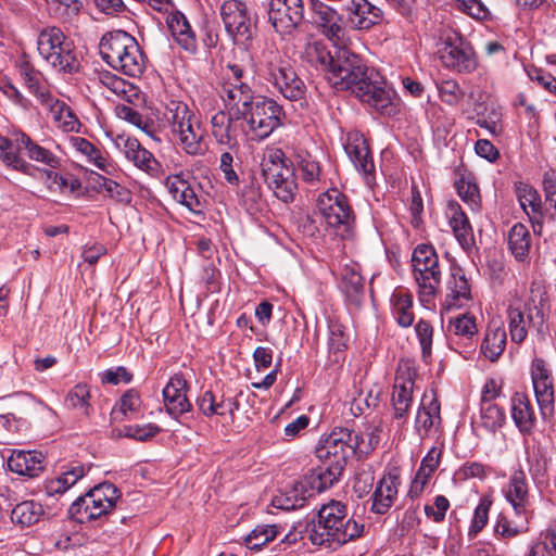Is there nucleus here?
I'll use <instances>...</instances> for the list:
<instances>
[{
  "label": "nucleus",
  "instance_id": "1",
  "mask_svg": "<svg viewBox=\"0 0 556 556\" xmlns=\"http://www.w3.org/2000/svg\"><path fill=\"white\" fill-rule=\"evenodd\" d=\"M328 81L339 90H350L362 103L382 115L399 111L395 91L383 77L346 47L334 50V61L327 74Z\"/></svg>",
  "mask_w": 556,
  "mask_h": 556
},
{
  "label": "nucleus",
  "instance_id": "2",
  "mask_svg": "<svg viewBox=\"0 0 556 556\" xmlns=\"http://www.w3.org/2000/svg\"><path fill=\"white\" fill-rule=\"evenodd\" d=\"M364 523L348 516V507L340 501H330L318 510L308 539L314 545L336 548L363 535Z\"/></svg>",
  "mask_w": 556,
  "mask_h": 556
},
{
  "label": "nucleus",
  "instance_id": "3",
  "mask_svg": "<svg viewBox=\"0 0 556 556\" xmlns=\"http://www.w3.org/2000/svg\"><path fill=\"white\" fill-rule=\"evenodd\" d=\"M260 77L271 84L290 101L303 100L306 93L304 81L296 75L289 60L279 50L265 49L255 63Z\"/></svg>",
  "mask_w": 556,
  "mask_h": 556
},
{
  "label": "nucleus",
  "instance_id": "4",
  "mask_svg": "<svg viewBox=\"0 0 556 556\" xmlns=\"http://www.w3.org/2000/svg\"><path fill=\"white\" fill-rule=\"evenodd\" d=\"M173 141L187 154L197 156L206 152L205 131L195 113L182 101L170 100L165 108Z\"/></svg>",
  "mask_w": 556,
  "mask_h": 556
},
{
  "label": "nucleus",
  "instance_id": "5",
  "mask_svg": "<svg viewBox=\"0 0 556 556\" xmlns=\"http://www.w3.org/2000/svg\"><path fill=\"white\" fill-rule=\"evenodd\" d=\"M545 292L540 286L532 283L527 301L516 300L508 307L509 333L511 341L521 343L526 340L528 330L533 329L544 339L548 331L544 305Z\"/></svg>",
  "mask_w": 556,
  "mask_h": 556
},
{
  "label": "nucleus",
  "instance_id": "6",
  "mask_svg": "<svg viewBox=\"0 0 556 556\" xmlns=\"http://www.w3.org/2000/svg\"><path fill=\"white\" fill-rule=\"evenodd\" d=\"M103 61L129 77L140 76L146 67L143 52L137 40L124 30L105 34L99 45Z\"/></svg>",
  "mask_w": 556,
  "mask_h": 556
},
{
  "label": "nucleus",
  "instance_id": "7",
  "mask_svg": "<svg viewBox=\"0 0 556 556\" xmlns=\"http://www.w3.org/2000/svg\"><path fill=\"white\" fill-rule=\"evenodd\" d=\"M39 55L56 72L73 74L79 71L80 62L72 40L55 26L42 28L37 38Z\"/></svg>",
  "mask_w": 556,
  "mask_h": 556
},
{
  "label": "nucleus",
  "instance_id": "8",
  "mask_svg": "<svg viewBox=\"0 0 556 556\" xmlns=\"http://www.w3.org/2000/svg\"><path fill=\"white\" fill-rule=\"evenodd\" d=\"M282 117V108L274 99L257 96L240 121L242 130L251 140L262 141L281 126Z\"/></svg>",
  "mask_w": 556,
  "mask_h": 556
},
{
  "label": "nucleus",
  "instance_id": "9",
  "mask_svg": "<svg viewBox=\"0 0 556 556\" xmlns=\"http://www.w3.org/2000/svg\"><path fill=\"white\" fill-rule=\"evenodd\" d=\"M121 498L119 490L104 482L79 496L68 508L71 519L86 523L108 515Z\"/></svg>",
  "mask_w": 556,
  "mask_h": 556
},
{
  "label": "nucleus",
  "instance_id": "10",
  "mask_svg": "<svg viewBox=\"0 0 556 556\" xmlns=\"http://www.w3.org/2000/svg\"><path fill=\"white\" fill-rule=\"evenodd\" d=\"M317 211L324 222L342 239L353 236L355 216L344 193L330 188L317 199Z\"/></svg>",
  "mask_w": 556,
  "mask_h": 556
},
{
  "label": "nucleus",
  "instance_id": "11",
  "mask_svg": "<svg viewBox=\"0 0 556 556\" xmlns=\"http://www.w3.org/2000/svg\"><path fill=\"white\" fill-rule=\"evenodd\" d=\"M225 30L237 45H247L256 33L257 18L241 0H226L219 9Z\"/></svg>",
  "mask_w": 556,
  "mask_h": 556
},
{
  "label": "nucleus",
  "instance_id": "12",
  "mask_svg": "<svg viewBox=\"0 0 556 556\" xmlns=\"http://www.w3.org/2000/svg\"><path fill=\"white\" fill-rule=\"evenodd\" d=\"M357 452L365 453L361 447L359 434L348 428L334 429L320 440L316 448V455L320 460L333 463L343 468L348 459Z\"/></svg>",
  "mask_w": 556,
  "mask_h": 556
},
{
  "label": "nucleus",
  "instance_id": "13",
  "mask_svg": "<svg viewBox=\"0 0 556 556\" xmlns=\"http://www.w3.org/2000/svg\"><path fill=\"white\" fill-rule=\"evenodd\" d=\"M442 65L459 74H469L477 70L478 60L470 42L454 34L448 36L438 51Z\"/></svg>",
  "mask_w": 556,
  "mask_h": 556
},
{
  "label": "nucleus",
  "instance_id": "14",
  "mask_svg": "<svg viewBox=\"0 0 556 556\" xmlns=\"http://www.w3.org/2000/svg\"><path fill=\"white\" fill-rule=\"evenodd\" d=\"M446 332L450 348L469 358L476 350L479 332L475 315L467 312L450 318Z\"/></svg>",
  "mask_w": 556,
  "mask_h": 556
},
{
  "label": "nucleus",
  "instance_id": "15",
  "mask_svg": "<svg viewBox=\"0 0 556 556\" xmlns=\"http://www.w3.org/2000/svg\"><path fill=\"white\" fill-rule=\"evenodd\" d=\"M415 376V368L409 361L399 363L391 399L396 419L405 418L413 404Z\"/></svg>",
  "mask_w": 556,
  "mask_h": 556
},
{
  "label": "nucleus",
  "instance_id": "16",
  "mask_svg": "<svg viewBox=\"0 0 556 556\" xmlns=\"http://www.w3.org/2000/svg\"><path fill=\"white\" fill-rule=\"evenodd\" d=\"M303 0H270L268 18L277 33L291 34L304 22Z\"/></svg>",
  "mask_w": 556,
  "mask_h": 556
},
{
  "label": "nucleus",
  "instance_id": "17",
  "mask_svg": "<svg viewBox=\"0 0 556 556\" xmlns=\"http://www.w3.org/2000/svg\"><path fill=\"white\" fill-rule=\"evenodd\" d=\"M531 380L538 405L543 417L554 412L555 388L552 371L543 358L535 357L530 368Z\"/></svg>",
  "mask_w": 556,
  "mask_h": 556
},
{
  "label": "nucleus",
  "instance_id": "18",
  "mask_svg": "<svg viewBox=\"0 0 556 556\" xmlns=\"http://www.w3.org/2000/svg\"><path fill=\"white\" fill-rule=\"evenodd\" d=\"M257 96L242 80H228L222 85L220 98L228 112V122L240 121Z\"/></svg>",
  "mask_w": 556,
  "mask_h": 556
},
{
  "label": "nucleus",
  "instance_id": "19",
  "mask_svg": "<svg viewBox=\"0 0 556 556\" xmlns=\"http://www.w3.org/2000/svg\"><path fill=\"white\" fill-rule=\"evenodd\" d=\"M23 410L21 416L15 413L0 415V425L11 433H17L26 425V417L38 416L43 421H52L56 418V413L43 401L30 395L24 397Z\"/></svg>",
  "mask_w": 556,
  "mask_h": 556
},
{
  "label": "nucleus",
  "instance_id": "20",
  "mask_svg": "<svg viewBox=\"0 0 556 556\" xmlns=\"http://www.w3.org/2000/svg\"><path fill=\"white\" fill-rule=\"evenodd\" d=\"M502 494L513 507L515 515L527 519L531 508V497L527 475L521 468L513 471L502 488Z\"/></svg>",
  "mask_w": 556,
  "mask_h": 556
},
{
  "label": "nucleus",
  "instance_id": "21",
  "mask_svg": "<svg viewBox=\"0 0 556 556\" xmlns=\"http://www.w3.org/2000/svg\"><path fill=\"white\" fill-rule=\"evenodd\" d=\"M344 150L357 172L364 176L367 185L370 186L375 180V164L365 137L358 131L349 132Z\"/></svg>",
  "mask_w": 556,
  "mask_h": 556
},
{
  "label": "nucleus",
  "instance_id": "22",
  "mask_svg": "<svg viewBox=\"0 0 556 556\" xmlns=\"http://www.w3.org/2000/svg\"><path fill=\"white\" fill-rule=\"evenodd\" d=\"M472 301L471 285L458 265L451 266L446 281L445 306L447 309L467 306Z\"/></svg>",
  "mask_w": 556,
  "mask_h": 556
},
{
  "label": "nucleus",
  "instance_id": "23",
  "mask_svg": "<svg viewBox=\"0 0 556 556\" xmlns=\"http://www.w3.org/2000/svg\"><path fill=\"white\" fill-rule=\"evenodd\" d=\"M441 406L433 390L426 391L417 410L415 427L421 438L437 431L441 426Z\"/></svg>",
  "mask_w": 556,
  "mask_h": 556
},
{
  "label": "nucleus",
  "instance_id": "24",
  "mask_svg": "<svg viewBox=\"0 0 556 556\" xmlns=\"http://www.w3.org/2000/svg\"><path fill=\"white\" fill-rule=\"evenodd\" d=\"M400 485L401 480L397 472L389 471L386 473L377 482L372 492L370 510L378 515L388 513L397 498Z\"/></svg>",
  "mask_w": 556,
  "mask_h": 556
},
{
  "label": "nucleus",
  "instance_id": "25",
  "mask_svg": "<svg viewBox=\"0 0 556 556\" xmlns=\"http://www.w3.org/2000/svg\"><path fill=\"white\" fill-rule=\"evenodd\" d=\"M188 383L182 374H175L163 389V401L167 413L175 418L191 409L187 399Z\"/></svg>",
  "mask_w": 556,
  "mask_h": 556
},
{
  "label": "nucleus",
  "instance_id": "26",
  "mask_svg": "<svg viewBox=\"0 0 556 556\" xmlns=\"http://www.w3.org/2000/svg\"><path fill=\"white\" fill-rule=\"evenodd\" d=\"M173 8L174 4L172 3V8L166 12V25L170 36L181 49L189 53H195L198 50L195 34L185 14L172 10Z\"/></svg>",
  "mask_w": 556,
  "mask_h": 556
},
{
  "label": "nucleus",
  "instance_id": "27",
  "mask_svg": "<svg viewBox=\"0 0 556 556\" xmlns=\"http://www.w3.org/2000/svg\"><path fill=\"white\" fill-rule=\"evenodd\" d=\"M114 142L117 149L136 167L147 173L156 170L157 161L150 151L141 146L138 139L122 135L117 136Z\"/></svg>",
  "mask_w": 556,
  "mask_h": 556
},
{
  "label": "nucleus",
  "instance_id": "28",
  "mask_svg": "<svg viewBox=\"0 0 556 556\" xmlns=\"http://www.w3.org/2000/svg\"><path fill=\"white\" fill-rule=\"evenodd\" d=\"M63 469L64 470L58 477L50 479L45 483L47 500H52L55 495L64 494L68 489L84 478L91 467L79 462H73L64 466Z\"/></svg>",
  "mask_w": 556,
  "mask_h": 556
},
{
  "label": "nucleus",
  "instance_id": "29",
  "mask_svg": "<svg viewBox=\"0 0 556 556\" xmlns=\"http://www.w3.org/2000/svg\"><path fill=\"white\" fill-rule=\"evenodd\" d=\"M45 456L38 451L13 450L7 459L8 468L20 476L38 477L45 469Z\"/></svg>",
  "mask_w": 556,
  "mask_h": 556
},
{
  "label": "nucleus",
  "instance_id": "30",
  "mask_svg": "<svg viewBox=\"0 0 556 556\" xmlns=\"http://www.w3.org/2000/svg\"><path fill=\"white\" fill-rule=\"evenodd\" d=\"M414 280L418 288V296L420 302H431L441 285V267L440 264L435 266H416L413 267Z\"/></svg>",
  "mask_w": 556,
  "mask_h": 556
},
{
  "label": "nucleus",
  "instance_id": "31",
  "mask_svg": "<svg viewBox=\"0 0 556 556\" xmlns=\"http://www.w3.org/2000/svg\"><path fill=\"white\" fill-rule=\"evenodd\" d=\"M346 16L355 29H369L382 20V11L367 0H351L346 7Z\"/></svg>",
  "mask_w": 556,
  "mask_h": 556
},
{
  "label": "nucleus",
  "instance_id": "32",
  "mask_svg": "<svg viewBox=\"0 0 556 556\" xmlns=\"http://www.w3.org/2000/svg\"><path fill=\"white\" fill-rule=\"evenodd\" d=\"M197 406L205 417L220 416L232 419L239 403L233 397L225 399L224 395H216L206 390L197 399Z\"/></svg>",
  "mask_w": 556,
  "mask_h": 556
},
{
  "label": "nucleus",
  "instance_id": "33",
  "mask_svg": "<svg viewBox=\"0 0 556 556\" xmlns=\"http://www.w3.org/2000/svg\"><path fill=\"white\" fill-rule=\"evenodd\" d=\"M61 506L58 504H53L49 506L47 504V509L43 508V505L39 502L35 501H24L17 504L11 511V520L14 523H18L23 527L31 526L40 520L41 517L47 516H55Z\"/></svg>",
  "mask_w": 556,
  "mask_h": 556
},
{
  "label": "nucleus",
  "instance_id": "34",
  "mask_svg": "<svg viewBox=\"0 0 556 556\" xmlns=\"http://www.w3.org/2000/svg\"><path fill=\"white\" fill-rule=\"evenodd\" d=\"M68 142L76 153L85 157L89 164L96 166L98 169L106 174H112L115 169L109 155L89 140L83 137H71Z\"/></svg>",
  "mask_w": 556,
  "mask_h": 556
},
{
  "label": "nucleus",
  "instance_id": "35",
  "mask_svg": "<svg viewBox=\"0 0 556 556\" xmlns=\"http://www.w3.org/2000/svg\"><path fill=\"white\" fill-rule=\"evenodd\" d=\"M511 418L522 434H531L536 425L533 405L525 393H515L511 397Z\"/></svg>",
  "mask_w": 556,
  "mask_h": 556
},
{
  "label": "nucleus",
  "instance_id": "36",
  "mask_svg": "<svg viewBox=\"0 0 556 556\" xmlns=\"http://www.w3.org/2000/svg\"><path fill=\"white\" fill-rule=\"evenodd\" d=\"M311 7L315 23L323 28L324 34L330 39H339L343 29L338 12L320 0H312Z\"/></svg>",
  "mask_w": 556,
  "mask_h": 556
},
{
  "label": "nucleus",
  "instance_id": "37",
  "mask_svg": "<svg viewBox=\"0 0 556 556\" xmlns=\"http://www.w3.org/2000/svg\"><path fill=\"white\" fill-rule=\"evenodd\" d=\"M447 216L454 236L462 248L466 250L471 249L475 243L472 228L468 217L456 201H450L447 203Z\"/></svg>",
  "mask_w": 556,
  "mask_h": 556
},
{
  "label": "nucleus",
  "instance_id": "38",
  "mask_svg": "<svg viewBox=\"0 0 556 556\" xmlns=\"http://www.w3.org/2000/svg\"><path fill=\"white\" fill-rule=\"evenodd\" d=\"M42 105L50 110L56 127L64 132H79L81 123L74 111L64 102L51 96Z\"/></svg>",
  "mask_w": 556,
  "mask_h": 556
},
{
  "label": "nucleus",
  "instance_id": "39",
  "mask_svg": "<svg viewBox=\"0 0 556 556\" xmlns=\"http://www.w3.org/2000/svg\"><path fill=\"white\" fill-rule=\"evenodd\" d=\"M13 140L15 141L17 149L24 150L27 156L36 162H40L52 168H55L60 164L59 157L52 153L48 148H45L35 142L28 135L23 131L13 132Z\"/></svg>",
  "mask_w": 556,
  "mask_h": 556
},
{
  "label": "nucleus",
  "instance_id": "40",
  "mask_svg": "<svg viewBox=\"0 0 556 556\" xmlns=\"http://www.w3.org/2000/svg\"><path fill=\"white\" fill-rule=\"evenodd\" d=\"M506 330L498 323H490L486 327L480 351L485 358L495 362L500 358L506 348Z\"/></svg>",
  "mask_w": 556,
  "mask_h": 556
},
{
  "label": "nucleus",
  "instance_id": "41",
  "mask_svg": "<svg viewBox=\"0 0 556 556\" xmlns=\"http://www.w3.org/2000/svg\"><path fill=\"white\" fill-rule=\"evenodd\" d=\"M312 493L306 489L305 482H294L285 491H280L271 500V505L281 510H292L304 506Z\"/></svg>",
  "mask_w": 556,
  "mask_h": 556
},
{
  "label": "nucleus",
  "instance_id": "42",
  "mask_svg": "<svg viewBox=\"0 0 556 556\" xmlns=\"http://www.w3.org/2000/svg\"><path fill=\"white\" fill-rule=\"evenodd\" d=\"M340 288L351 302H359L364 293V278L357 263L351 262L342 267Z\"/></svg>",
  "mask_w": 556,
  "mask_h": 556
},
{
  "label": "nucleus",
  "instance_id": "43",
  "mask_svg": "<svg viewBox=\"0 0 556 556\" xmlns=\"http://www.w3.org/2000/svg\"><path fill=\"white\" fill-rule=\"evenodd\" d=\"M264 181L279 200L285 203L293 200L296 190L293 166L285 169L283 172L271 175Z\"/></svg>",
  "mask_w": 556,
  "mask_h": 556
},
{
  "label": "nucleus",
  "instance_id": "44",
  "mask_svg": "<svg viewBox=\"0 0 556 556\" xmlns=\"http://www.w3.org/2000/svg\"><path fill=\"white\" fill-rule=\"evenodd\" d=\"M18 72L26 88L36 96L41 104L52 96L47 88L42 74L27 61L18 64Z\"/></svg>",
  "mask_w": 556,
  "mask_h": 556
},
{
  "label": "nucleus",
  "instance_id": "45",
  "mask_svg": "<svg viewBox=\"0 0 556 556\" xmlns=\"http://www.w3.org/2000/svg\"><path fill=\"white\" fill-rule=\"evenodd\" d=\"M392 315L397 325L408 328L413 325L415 316L413 313V298L405 290H395L390 299Z\"/></svg>",
  "mask_w": 556,
  "mask_h": 556
},
{
  "label": "nucleus",
  "instance_id": "46",
  "mask_svg": "<svg viewBox=\"0 0 556 556\" xmlns=\"http://www.w3.org/2000/svg\"><path fill=\"white\" fill-rule=\"evenodd\" d=\"M508 248L518 262H526L529 257L531 236L528 228L517 223L508 231Z\"/></svg>",
  "mask_w": 556,
  "mask_h": 556
},
{
  "label": "nucleus",
  "instance_id": "47",
  "mask_svg": "<svg viewBox=\"0 0 556 556\" xmlns=\"http://www.w3.org/2000/svg\"><path fill=\"white\" fill-rule=\"evenodd\" d=\"M484 392L481 400L480 421L481 426L489 432L494 433L505 422V412L497 404L492 402L494 395L488 396Z\"/></svg>",
  "mask_w": 556,
  "mask_h": 556
},
{
  "label": "nucleus",
  "instance_id": "48",
  "mask_svg": "<svg viewBox=\"0 0 556 556\" xmlns=\"http://www.w3.org/2000/svg\"><path fill=\"white\" fill-rule=\"evenodd\" d=\"M303 59L311 65L326 72L327 75L332 67L334 53L332 54L324 42L311 41L305 46Z\"/></svg>",
  "mask_w": 556,
  "mask_h": 556
},
{
  "label": "nucleus",
  "instance_id": "49",
  "mask_svg": "<svg viewBox=\"0 0 556 556\" xmlns=\"http://www.w3.org/2000/svg\"><path fill=\"white\" fill-rule=\"evenodd\" d=\"M239 203L252 215L265 207L261 185L255 178H251L240 190Z\"/></svg>",
  "mask_w": 556,
  "mask_h": 556
},
{
  "label": "nucleus",
  "instance_id": "50",
  "mask_svg": "<svg viewBox=\"0 0 556 556\" xmlns=\"http://www.w3.org/2000/svg\"><path fill=\"white\" fill-rule=\"evenodd\" d=\"M343 467L340 465H336L333 463L324 462V466L320 467L315 473L311 477V488L314 491L323 492L329 488H331L334 483H337L342 476Z\"/></svg>",
  "mask_w": 556,
  "mask_h": 556
},
{
  "label": "nucleus",
  "instance_id": "51",
  "mask_svg": "<svg viewBox=\"0 0 556 556\" xmlns=\"http://www.w3.org/2000/svg\"><path fill=\"white\" fill-rule=\"evenodd\" d=\"M64 404L66 408L77 410L80 415L89 417L92 410L90 404V389L86 383H77L66 394Z\"/></svg>",
  "mask_w": 556,
  "mask_h": 556
},
{
  "label": "nucleus",
  "instance_id": "52",
  "mask_svg": "<svg viewBox=\"0 0 556 556\" xmlns=\"http://www.w3.org/2000/svg\"><path fill=\"white\" fill-rule=\"evenodd\" d=\"M100 83L108 88L113 94L122 100L130 102L134 97L138 96V89L134 84L110 73L103 72L99 75Z\"/></svg>",
  "mask_w": 556,
  "mask_h": 556
},
{
  "label": "nucleus",
  "instance_id": "53",
  "mask_svg": "<svg viewBox=\"0 0 556 556\" xmlns=\"http://www.w3.org/2000/svg\"><path fill=\"white\" fill-rule=\"evenodd\" d=\"M289 167H292V164L288 161L281 149L270 148L264 152L261 161V172L264 180Z\"/></svg>",
  "mask_w": 556,
  "mask_h": 556
},
{
  "label": "nucleus",
  "instance_id": "54",
  "mask_svg": "<svg viewBox=\"0 0 556 556\" xmlns=\"http://www.w3.org/2000/svg\"><path fill=\"white\" fill-rule=\"evenodd\" d=\"M457 194L459 198L470 206L472 211H478L481 206V195L471 174L462 175L455 182Z\"/></svg>",
  "mask_w": 556,
  "mask_h": 556
},
{
  "label": "nucleus",
  "instance_id": "55",
  "mask_svg": "<svg viewBox=\"0 0 556 556\" xmlns=\"http://www.w3.org/2000/svg\"><path fill=\"white\" fill-rule=\"evenodd\" d=\"M517 199L520 206L530 218H534L541 211V198L538 191L526 184H519L516 187Z\"/></svg>",
  "mask_w": 556,
  "mask_h": 556
},
{
  "label": "nucleus",
  "instance_id": "56",
  "mask_svg": "<svg viewBox=\"0 0 556 556\" xmlns=\"http://www.w3.org/2000/svg\"><path fill=\"white\" fill-rule=\"evenodd\" d=\"M277 527L275 525L256 526L244 539L250 549H260L277 536Z\"/></svg>",
  "mask_w": 556,
  "mask_h": 556
},
{
  "label": "nucleus",
  "instance_id": "57",
  "mask_svg": "<svg viewBox=\"0 0 556 556\" xmlns=\"http://www.w3.org/2000/svg\"><path fill=\"white\" fill-rule=\"evenodd\" d=\"M439 97L450 106H457L464 99L465 92L455 79H444L437 83Z\"/></svg>",
  "mask_w": 556,
  "mask_h": 556
},
{
  "label": "nucleus",
  "instance_id": "58",
  "mask_svg": "<svg viewBox=\"0 0 556 556\" xmlns=\"http://www.w3.org/2000/svg\"><path fill=\"white\" fill-rule=\"evenodd\" d=\"M415 332L421 349V358L428 362L432 355L433 327L428 320L419 319L415 326Z\"/></svg>",
  "mask_w": 556,
  "mask_h": 556
},
{
  "label": "nucleus",
  "instance_id": "59",
  "mask_svg": "<svg viewBox=\"0 0 556 556\" xmlns=\"http://www.w3.org/2000/svg\"><path fill=\"white\" fill-rule=\"evenodd\" d=\"M301 179L307 185L315 186L320 180V165L311 155L302 156L298 163Z\"/></svg>",
  "mask_w": 556,
  "mask_h": 556
},
{
  "label": "nucleus",
  "instance_id": "60",
  "mask_svg": "<svg viewBox=\"0 0 556 556\" xmlns=\"http://www.w3.org/2000/svg\"><path fill=\"white\" fill-rule=\"evenodd\" d=\"M491 506L492 500L490 497L483 496L480 498L469 528L468 533L470 536H476L486 526Z\"/></svg>",
  "mask_w": 556,
  "mask_h": 556
},
{
  "label": "nucleus",
  "instance_id": "61",
  "mask_svg": "<svg viewBox=\"0 0 556 556\" xmlns=\"http://www.w3.org/2000/svg\"><path fill=\"white\" fill-rule=\"evenodd\" d=\"M99 187L105 191L106 195L111 199L121 202V203H129L131 200V195L129 190L119 185L118 182L106 178L104 176H99L98 180Z\"/></svg>",
  "mask_w": 556,
  "mask_h": 556
},
{
  "label": "nucleus",
  "instance_id": "62",
  "mask_svg": "<svg viewBox=\"0 0 556 556\" xmlns=\"http://www.w3.org/2000/svg\"><path fill=\"white\" fill-rule=\"evenodd\" d=\"M53 10L55 16L64 21L76 16L83 7L80 0H46Z\"/></svg>",
  "mask_w": 556,
  "mask_h": 556
},
{
  "label": "nucleus",
  "instance_id": "63",
  "mask_svg": "<svg viewBox=\"0 0 556 556\" xmlns=\"http://www.w3.org/2000/svg\"><path fill=\"white\" fill-rule=\"evenodd\" d=\"M11 148L12 141L0 136V159L2 162L16 170L25 173L29 167V164L12 152Z\"/></svg>",
  "mask_w": 556,
  "mask_h": 556
},
{
  "label": "nucleus",
  "instance_id": "64",
  "mask_svg": "<svg viewBox=\"0 0 556 556\" xmlns=\"http://www.w3.org/2000/svg\"><path fill=\"white\" fill-rule=\"evenodd\" d=\"M329 338L328 345L330 352H342L348 346V334L345 333L343 325L337 320H329Z\"/></svg>",
  "mask_w": 556,
  "mask_h": 556
}]
</instances>
